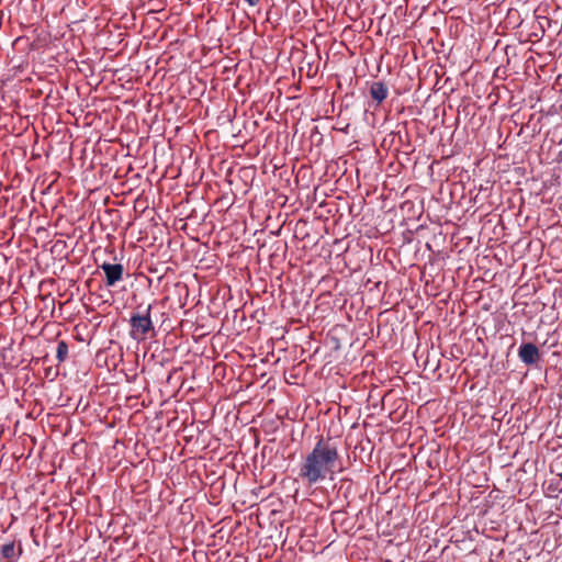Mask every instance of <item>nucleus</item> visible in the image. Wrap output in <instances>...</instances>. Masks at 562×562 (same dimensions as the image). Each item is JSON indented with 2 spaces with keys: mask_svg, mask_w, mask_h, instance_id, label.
Returning <instances> with one entry per match:
<instances>
[{
  "mask_svg": "<svg viewBox=\"0 0 562 562\" xmlns=\"http://www.w3.org/2000/svg\"><path fill=\"white\" fill-rule=\"evenodd\" d=\"M338 457L337 448L321 438L301 462L299 479L308 486L323 482L329 474H333V468Z\"/></svg>",
  "mask_w": 562,
  "mask_h": 562,
  "instance_id": "1",
  "label": "nucleus"
},
{
  "mask_svg": "<svg viewBox=\"0 0 562 562\" xmlns=\"http://www.w3.org/2000/svg\"><path fill=\"white\" fill-rule=\"evenodd\" d=\"M153 304L137 306V310L132 314L130 318V335L135 340H144L149 335H155L154 322L151 319Z\"/></svg>",
  "mask_w": 562,
  "mask_h": 562,
  "instance_id": "2",
  "label": "nucleus"
},
{
  "mask_svg": "<svg viewBox=\"0 0 562 562\" xmlns=\"http://www.w3.org/2000/svg\"><path fill=\"white\" fill-rule=\"evenodd\" d=\"M100 268L105 274L106 286H114L117 282L123 280L124 267L121 263L103 262Z\"/></svg>",
  "mask_w": 562,
  "mask_h": 562,
  "instance_id": "3",
  "label": "nucleus"
},
{
  "mask_svg": "<svg viewBox=\"0 0 562 562\" xmlns=\"http://www.w3.org/2000/svg\"><path fill=\"white\" fill-rule=\"evenodd\" d=\"M518 357L526 366H535L540 360V351L535 344L526 342L519 347Z\"/></svg>",
  "mask_w": 562,
  "mask_h": 562,
  "instance_id": "4",
  "label": "nucleus"
},
{
  "mask_svg": "<svg viewBox=\"0 0 562 562\" xmlns=\"http://www.w3.org/2000/svg\"><path fill=\"white\" fill-rule=\"evenodd\" d=\"M22 552H23V549H22L21 543H19V547L16 549L14 541L4 543L0 548V553H1L2 559H4L8 562L16 561L20 558V555L22 554Z\"/></svg>",
  "mask_w": 562,
  "mask_h": 562,
  "instance_id": "5",
  "label": "nucleus"
},
{
  "mask_svg": "<svg viewBox=\"0 0 562 562\" xmlns=\"http://www.w3.org/2000/svg\"><path fill=\"white\" fill-rule=\"evenodd\" d=\"M370 95L378 104H381L387 98L389 89L384 82L375 81L370 87Z\"/></svg>",
  "mask_w": 562,
  "mask_h": 562,
  "instance_id": "6",
  "label": "nucleus"
},
{
  "mask_svg": "<svg viewBox=\"0 0 562 562\" xmlns=\"http://www.w3.org/2000/svg\"><path fill=\"white\" fill-rule=\"evenodd\" d=\"M68 350V344L65 340H59L56 350V358L58 362H64L67 359Z\"/></svg>",
  "mask_w": 562,
  "mask_h": 562,
  "instance_id": "7",
  "label": "nucleus"
},
{
  "mask_svg": "<svg viewBox=\"0 0 562 562\" xmlns=\"http://www.w3.org/2000/svg\"><path fill=\"white\" fill-rule=\"evenodd\" d=\"M249 5L255 7L259 3L260 0H245Z\"/></svg>",
  "mask_w": 562,
  "mask_h": 562,
  "instance_id": "8",
  "label": "nucleus"
}]
</instances>
